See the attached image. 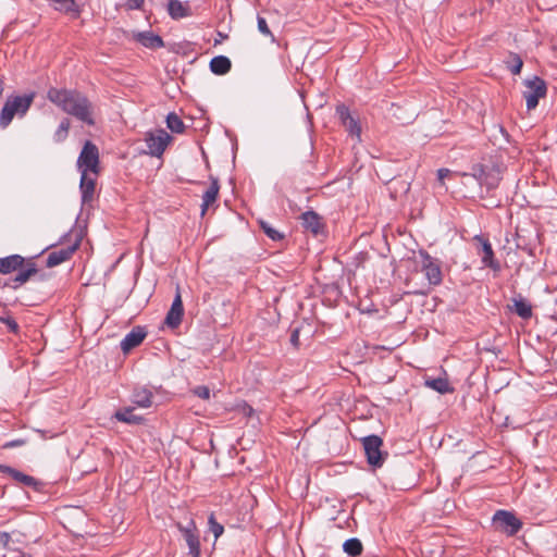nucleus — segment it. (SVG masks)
<instances>
[{"label":"nucleus","instance_id":"obj_20","mask_svg":"<svg viewBox=\"0 0 557 557\" xmlns=\"http://www.w3.org/2000/svg\"><path fill=\"white\" fill-rule=\"evenodd\" d=\"M24 264V258L20 255H11L0 258V273L10 274L17 271Z\"/></svg>","mask_w":557,"mask_h":557},{"label":"nucleus","instance_id":"obj_32","mask_svg":"<svg viewBox=\"0 0 557 557\" xmlns=\"http://www.w3.org/2000/svg\"><path fill=\"white\" fill-rule=\"evenodd\" d=\"M166 126L173 132L181 134L185 129L182 119L176 113H169L166 116Z\"/></svg>","mask_w":557,"mask_h":557},{"label":"nucleus","instance_id":"obj_13","mask_svg":"<svg viewBox=\"0 0 557 557\" xmlns=\"http://www.w3.org/2000/svg\"><path fill=\"white\" fill-rule=\"evenodd\" d=\"M474 240L481 244V249L479 250V255L481 256V261L484 267H487L494 271L500 270L499 262L495 259L494 251L488 239L483 238L482 236H475Z\"/></svg>","mask_w":557,"mask_h":557},{"label":"nucleus","instance_id":"obj_19","mask_svg":"<svg viewBox=\"0 0 557 557\" xmlns=\"http://www.w3.org/2000/svg\"><path fill=\"white\" fill-rule=\"evenodd\" d=\"M302 225L307 231L313 235H319L323 231V223L321 218L314 211H306L301 214Z\"/></svg>","mask_w":557,"mask_h":557},{"label":"nucleus","instance_id":"obj_36","mask_svg":"<svg viewBox=\"0 0 557 557\" xmlns=\"http://www.w3.org/2000/svg\"><path fill=\"white\" fill-rule=\"evenodd\" d=\"M257 25H258V30L265 37H271L272 40H274V36L272 34V32L270 30L269 26H268V23L265 21L264 17L258 15L257 17Z\"/></svg>","mask_w":557,"mask_h":557},{"label":"nucleus","instance_id":"obj_30","mask_svg":"<svg viewBox=\"0 0 557 557\" xmlns=\"http://www.w3.org/2000/svg\"><path fill=\"white\" fill-rule=\"evenodd\" d=\"M343 549L349 556L356 557L362 553V544L360 540L352 537L345 541L343 544Z\"/></svg>","mask_w":557,"mask_h":557},{"label":"nucleus","instance_id":"obj_44","mask_svg":"<svg viewBox=\"0 0 557 557\" xmlns=\"http://www.w3.org/2000/svg\"><path fill=\"white\" fill-rule=\"evenodd\" d=\"M4 91V82L2 78H0V96L3 94Z\"/></svg>","mask_w":557,"mask_h":557},{"label":"nucleus","instance_id":"obj_11","mask_svg":"<svg viewBox=\"0 0 557 557\" xmlns=\"http://www.w3.org/2000/svg\"><path fill=\"white\" fill-rule=\"evenodd\" d=\"M37 267L33 261H25L24 264L17 269V274L14 277L9 278L4 286L16 289L24 285L28 280L37 273Z\"/></svg>","mask_w":557,"mask_h":557},{"label":"nucleus","instance_id":"obj_33","mask_svg":"<svg viewBox=\"0 0 557 557\" xmlns=\"http://www.w3.org/2000/svg\"><path fill=\"white\" fill-rule=\"evenodd\" d=\"M70 126H71V122H70V120H69L67 117H64V119L60 122V124H59V126H58L57 131H55V132H54V134H53V140H54L55 143H62V141H64V140L67 138L69 131H70Z\"/></svg>","mask_w":557,"mask_h":557},{"label":"nucleus","instance_id":"obj_4","mask_svg":"<svg viewBox=\"0 0 557 557\" xmlns=\"http://www.w3.org/2000/svg\"><path fill=\"white\" fill-rule=\"evenodd\" d=\"M525 90L523 91V98L525 99L527 109L534 110L541 98H544L547 94V85L545 81L539 76L524 81Z\"/></svg>","mask_w":557,"mask_h":557},{"label":"nucleus","instance_id":"obj_8","mask_svg":"<svg viewBox=\"0 0 557 557\" xmlns=\"http://www.w3.org/2000/svg\"><path fill=\"white\" fill-rule=\"evenodd\" d=\"M493 522L498 530L508 536L516 535L522 528V522L512 512L506 510L496 511Z\"/></svg>","mask_w":557,"mask_h":557},{"label":"nucleus","instance_id":"obj_6","mask_svg":"<svg viewBox=\"0 0 557 557\" xmlns=\"http://www.w3.org/2000/svg\"><path fill=\"white\" fill-rule=\"evenodd\" d=\"M419 256L421 258V271L429 284L434 286L441 285L443 282L441 261L425 250H420Z\"/></svg>","mask_w":557,"mask_h":557},{"label":"nucleus","instance_id":"obj_15","mask_svg":"<svg viewBox=\"0 0 557 557\" xmlns=\"http://www.w3.org/2000/svg\"><path fill=\"white\" fill-rule=\"evenodd\" d=\"M147 336V332L141 326H135L132 329L129 333L125 335V337L121 342V349L124 354L129 352L133 348L139 346L145 337Z\"/></svg>","mask_w":557,"mask_h":557},{"label":"nucleus","instance_id":"obj_27","mask_svg":"<svg viewBox=\"0 0 557 557\" xmlns=\"http://www.w3.org/2000/svg\"><path fill=\"white\" fill-rule=\"evenodd\" d=\"M425 386L438 392L440 394H447L453 392V387H450L446 377L426 379Z\"/></svg>","mask_w":557,"mask_h":557},{"label":"nucleus","instance_id":"obj_42","mask_svg":"<svg viewBox=\"0 0 557 557\" xmlns=\"http://www.w3.org/2000/svg\"><path fill=\"white\" fill-rule=\"evenodd\" d=\"M290 343H292L295 347H298V345H299V330H298V329H295V330L292 332V335H290Z\"/></svg>","mask_w":557,"mask_h":557},{"label":"nucleus","instance_id":"obj_45","mask_svg":"<svg viewBox=\"0 0 557 557\" xmlns=\"http://www.w3.org/2000/svg\"><path fill=\"white\" fill-rule=\"evenodd\" d=\"M248 409V413L250 414L252 412V408L251 407H247Z\"/></svg>","mask_w":557,"mask_h":557},{"label":"nucleus","instance_id":"obj_25","mask_svg":"<svg viewBox=\"0 0 557 557\" xmlns=\"http://www.w3.org/2000/svg\"><path fill=\"white\" fill-rule=\"evenodd\" d=\"M136 39L146 48L156 49L164 46V42L160 36L149 32L137 34Z\"/></svg>","mask_w":557,"mask_h":557},{"label":"nucleus","instance_id":"obj_9","mask_svg":"<svg viewBox=\"0 0 557 557\" xmlns=\"http://www.w3.org/2000/svg\"><path fill=\"white\" fill-rule=\"evenodd\" d=\"M177 529L180 530L182 536L184 537L187 546H188V554L191 557H199L200 556V541H199V532L197 530V527L193 520H190L186 525H183L182 523L176 524Z\"/></svg>","mask_w":557,"mask_h":557},{"label":"nucleus","instance_id":"obj_38","mask_svg":"<svg viewBox=\"0 0 557 557\" xmlns=\"http://www.w3.org/2000/svg\"><path fill=\"white\" fill-rule=\"evenodd\" d=\"M193 392L196 396H198L201 399L210 398V389L208 386H205V385L196 386Z\"/></svg>","mask_w":557,"mask_h":557},{"label":"nucleus","instance_id":"obj_23","mask_svg":"<svg viewBox=\"0 0 557 557\" xmlns=\"http://www.w3.org/2000/svg\"><path fill=\"white\" fill-rule=\"evenodd\" d=\"M117 421L127 424H140L144 418L134 413V407H125L115 411L113 416Z\"/></svg>","mask_w":557,"mask_h":557},{"label":"nucleus","instance_id":"obj_5","mask_svg":"<svg viewBox=\"0 0 557 557\" xmlns=\"http://www.w3.org/2000/svg\"><path fill=\"white\" fill-rule=\"evenodd\" d=\"M367 456V461L374 468H381L385 461L387 453L383 454V441L377 435H369L361 440Z\"/></svg>","mask_w":557,"mask_h":557},{"label":"nucleus","instance_id":"obj_39","mask_svg":"<svg viewBox=\"0 0 557 557\" xmlns=\"http://www.w3.org/2000/svg\"><path fill=\"white\" fill-rule=\"evenodd\" d=\"M144 2L145 0H126V7L128 10H139Z\"/></svg>","mask_w":557,"mask_h":557},{"label":"nucleus","instance_id":"obj_17","mask_svg":"<svg viewBox=\"0 0 557 557\" xmlns=\"http://www.w3.org/2000/svg\"><path fill=\"white\" fill-rule=\"evenodd\" d=\"M0 472L10 475L13 480L25 486H32L34 488L38 486V481L34 476L25 474L10 466L0 465Z\"/></svg>","mask_w":557,"mask_h":557},{"label":"nucleus","instance_id":"obj_40","mask_svg":"<svg viewBox=\"0 0 557 557\" xmlns=\"http://www.w3.org/2000/svg\"><path fill=\"white\" fill-rule=\"evenodd\" d=\"M25 444H26L25 440L18 438V440H13V441L5 443L3 447L4 448H14V447L23 446Z\"/></svg>","mask_w":557,"mask_h":557},{"label":"nucleus","instance_id":"obj_21","mask_svg":"<svg viewBox=\"0 0 557 557\" xmlns=\"http://www.w3.org/2000/svg\"><path fill=\"white\" fill-rule=\"evenodd\" d=\"M481 186H486L487 190L494 189L498 186L500 177L497 172H485L481 170L479 174L473 175Z\"/></svg>","mask_w":557,"mask_h":557},{"label":"nucleus","instance_id":"obj_26","mask_svg":"<svg viewBox=\"0 0 557 557\" xmlns=\"http://www.w3.org/2000/svg\"><path fill=\"white\" fill-rule=\"evenodd\" d=\"M132 401L137 407L149 408L152 405V393L147 388H136Z\"/></svg>","mask_w":557,"mask_h":557},{"label":"nucleus","instance_id":"obj_2","mask_svg":"<svg viewBox=\"0 0 557 557\" xmlns=\"http://www.w3.org/2000/svg\"><path fill=\"white\" fill-rule=\"evenodd\" d=\"M35 94L11 95L7 98L0 112V127L7 128L15 116L23 117L29 110Z\"/></svg>","mask_w":557,"mask_h":557},{"label":"nucleus","instance_id":"obj_10","mask_svg":"<svg viewBox=\"0 0 557 557\" xmlns=\"http://www.w3.org/2000/svg\"><path fill=\"white\" fill-rule=\"evenodd\" d=\"M336 114L338 115V119L343 126L346 128V131L351 136H356L358 141H360L361 126L359 124V121L351 115L349 109L345 104H339L336 107Z\"/></svg>","mask_w":557,"mask_h":557},{"label":"nucleus","instance_id":"obj_14","mask_svg":"<svg viewBox=\"0 0 557 557\" xmlns=\"http://www.w3.org/2000/svg\"><path fill=\"white\" fill-rule=\"evenodd\" d=\"M183 314H184L183 301H182L181 293L177 289L176 295L173 299L172 306H171L169 312L166 313L165 324L172 329L177 327L182 322Z\"/></svg>","mask_w":557,"mask_h":557},{"label":"nucleus","instance_id":"obj_43","mask_svg":"<svg viewBox=\"0 0 557 557\" xmlns=\"http://www.w3.org/2000/svg\"><path fill=\"white\" fill-rule=\"evenodd\" d=\"M449 173L450 171L448 169H440L437 171L438 181L443 182L448 176Z\"/></svg>","mask_w":557,"mask_h":557},{"label":"nucleus","instance_id":"obj_37","mask_svg":"<svg viewBox=\"0 0 557 557\" xmlns=\"http://www.w3.org/2000/svg\"><path fill=\"white\" fill-rule=\"evenodd\" d=\"M0 322L5 324L12 333L18 332V324L13 318L0 317Z\"/></svg>","mask_w":557,"mask_h":557},{"label":"nucleus","instance_id":"obj_24","mask_svg":"<svg viewBox=\"0 0 557 557\" xmlns=\"http://www.w3.org/2000/svg\"><path fill=\"white\" fill-rule=\"evenodd\" d=\"M232 66L231 60L224 55H216L210 61V70L216 75H224L230 72Z\"/></svg>","mask_w":557,"mask_h":557},{"label":"nucleus","instance_id":"obj_16","mask_svg":"<svg viewBox=\"0 0 557 557\" xmlns=\"http://www.w3.org/2000/svg\"><path fill=\"white\" fill-rule=\"evenodd\" d=\"M96 177L97 176L89 173H81L79 189L83 203H88L92 200L96 188Z\"/></svg>","mask_w":557,"mask_h":557},{"label":"nucleus","instance_id":"obj_1","mask_svg":"<svg viewBox=\"0 0 557 557\" xmlns=\"http://www.w3.org/2000/svg\"><path fill=\"white\" fill-rule=\"evenodd\" d=\"M47 98L63 112L89 126L95 125L94 106L82 92L74 89L52 87L48 90Z\"/></svg>","mask_w":557,"mask_h":557},{"label":"nucleus","instance_id":"obj_34","mask_svg":"<svg viewBox=\"0 0 557 557\" xmlns=\"http://www.w3.org/2000/svg\"><path fill=\"white\" fill-rule=\"evenodd\" d=\"M260 227L267 234V236L274 242L281 240L283 238V235L265 221H260Z\"/></svg>","mask_w":557,"mask_h":557},{"label":"nucleus","instance_id":"obj_7","mask_svg":"<svg viewBox=\"0 0 557 557\" xmlns=\"http://www.w3.org/2000/svg\"><path fill=\"white\" fill-rule=\"evenodd\" d=\"M172 137L164 129H156L146 134L145 141L148 153L152 157H161Z\"/></svg>","mask_w":557,"mask_h":557},{"label":"nucleus","instance_id":"obj_22","mask_svg":"<svg viewBox=\"0 0 557 557\" xmlns=\"http://www.w3.org/2000/svg\"><path fill=\"white\" fill-rule=\"evenodd\" d=\"M189 4L183 3L180 0H170L168 4V11L172 18L178 20L190 15Z\"/></svg>","mask_w":557,"mask_h":557},{"label":"nucleus","instance_id":"obj_18","mask_svg":"<svg viewBox=\"0 0 557 557\" xmlns=\"http://www.w3.org/2000/svg\"><path fill=\"white\" fill-rule=\"evenodd\" d=\"M219 190V180L216 177L211 176V184L202 195L201 215H205L207 210L216 201Z\"/></svg>","mask_w":557,"mask_h":557},{"label":"nucleus","instance_id":"obj_3","mask_svg":"<svg viewBox=\"0 0 557 557\" xmlns=\"http://www.w3.org/2000/svg\"><path fill=\"white\" fill-rule=\"evenodd\" d=\"M77 168L81 173L99 174V150L90 140H87L77 159Z\"/></svg>","mask_w":557,"mask_h":557},{"label":"nucleus","instance_id":"obj_41","mask_svg":"<svg viewBox=\"0 0 557 557\" xmlns=\"http://www.w3.org/2000/svg\"><path fill=\"white\" fill-rule=\"evenodd\" d=\"M11 540V536L7 532H0V548H5Z\"/></svg>","mask_w":557,"mask_h":557},{"label":"nucleus","instance_id":"obj_31","mask_svg":"<svg viewBox=\"0 0 557 557\" xmlns=\"http://www.w3.org/2000/svg\"><path fill=\"white\" fill-rule=\"evenodd\" d=\"M506 66L513 75H518L521 73L523 61L519 54L511 52L506 60Z\"/></svg>","mask_w":557,"mask_h":557},{"label":"nucleus","instance_id":"obj_35","mask_svg":"<svg viewBox=\"0 0 557 557\" xmlns=\"http://www.w3.org/2000/svg\"><path fill=\"white\" fill-rule=\"evenodd\" d=\"M208 524H209V530H210V532L213 533L215 540L219 539L223 534L224 527L216 521V519H215L213 513H211L209 516Z\"/></svg>","mask_w":557,"mask_h":557},{"label":"nucleus","instance_id":"obj_29","mask_svg":"<svg viewBox=\"0 0 557 557\" xmlns=\"http://www.w3.org/2000/svg\"><path fill=\"white\" fill-rule=\"evenodd\" d=\"M55 10L67 14H78L79 10L74 0H50Z\"/></svg>","mask_w":557,"mask_h":557},{"label":"nucleus","instance_id":"obj_28","mask_svg":"<svg viewBox=\"0 0 557 557\" xmlns=\"http://www.w3.org/2000/svg\"><path fill=\"white\" fill-rule=\"evenodd\" d=\"M513 311L522 319L528 320L532 317V306L523 298L513 299Z\"/></svg>","mask_w":557,"mask_h":557},{"label":"nucleus","instance_id":"obj_12","mask_svg":"<svg viewBox=\"0 0 557 557\" xmlns=\"http://www.w3.org/2000/svg\"><path fill=\"white\" fill-rule=\"evenodd\" d=\"M78 247H79V240L76 239L73 244H71L66 247H61L57 250L51 251L47 257V261H46L47 267L53 268V267H57V265L70 260L72 258V256L74 255V252L78 249Z\"/></svg>","mask_w":557,"mask_h":557}]
</instances>
